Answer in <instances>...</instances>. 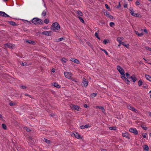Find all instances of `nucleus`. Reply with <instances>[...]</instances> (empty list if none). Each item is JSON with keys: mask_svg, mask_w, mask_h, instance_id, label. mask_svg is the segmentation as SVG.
<instances>
[{"mask_svg": "<svg viewBox=\"0 0 151 151\" xmlns=\"http://www.w3.org/2000/svg\"><path fill=\"white\" fill-rule=\"evenodd\" d=\"M25 95L26 96H30V95H29L28 94H27V93H26L25 94Z\"/></svg>", "mask_w": 151, "mask_h": 151, "instance_id": "obj_60", "label": "nucleus"}, {"mask_svg": "<svg viewBox=\"0 0 151 151\" xmlns=\"http://www.w3.org/2000/svg\"><path fill=\"white\" fill-rule=\"evenodd\" d=\"M135 32L137 35L139 36V33L137 31H135Z\"/></svg>", "mask_w": 151, "mask_h": 151, "instance_id": "obj_55", "label": "nucleus"}, {"mask_svg": "<svg viewBox=\"0 0 151 151\" xmlns=\"http://www.w3.org/2000/svg\"><path fill=\"white\" fill-rule=\"evenodd\" d=\"M109 42V40H105L103 41V43L104 44H106Z\"/></svg>", "mask_w": 151, "mask_h": 151, "instance_id": "obj_38", "label": "nucleus"}, {"mask_svg": "<svg viewBox=\"0 0 151 151\" xmlns=\"http://www.w3.org/2000/svg\"><path fill=\"white\" fill-rule=\"evenodd\" d=\"M121 45H122L123 46L126 47H127L129 46V44L127 42H122Z\"/></svg>", "mask_w": 151, "mask_h": 151, "instance_id": "obj_22", "label": "nucleus"}, {"mask_svg": "<svg viewBox=\"0 0 151 151\" xmlns=\"http://www.w3.org/2000/svg\"><path fill=\"white\" fill-rule=\"evenodd\" d=\"M143 35H144L143 33V32H141L140 33H139V34L138 36H139V37Z\"/></svg>", "mask_w": 151, "mask_h": 151, "instance_id": "obj_52", "label": "nucleus"}, {"mask_svg": "<svg viewBox=\"0 0 151 151\" xmlns=\"http://www.w3.org/2000/svg\"><path fill=\"white\" fill-rule=\"evenodd\" d=\"M64 40V38L62 37H61L60 38L58 39L57 41H62Z\"/></svg>", "mask_w": 151, "mask_h": 151, "instance_id": "obj_42", "label": "nucleus"}, {"mask_svg": "<svg viewBox=\"0 0 151 151\" xmlns=\"http://www.w3.org/2000/svg\"><path fill=\"white\" fill-rule=\"evenodd\" d=\"M16 104V103L15 102H10L9 103V105L10 106H13L15 105Z\"/></svg>", "mask_w": 151, "mask_h": 151, "instance_id": "obj_37", "label": "nucleus"}, {"mask_svg": "<svg viewBox=\"0 0 151 151\" xmlns=\"http://www.w3.org/2000/svg\"><path fill=\"white\" fill-rule=\"evenodd\" d=\"M146 49L150 51L151 53V48H147Z\"/></svg>", "mask_w": 151, "mask_h": 151, "instance_id": "obj_54", "label": "nucleus"}, {"mask_svg": "<svg viewBox=\"0 0 151 151\" xmlns=\"http://www.w3.org/2000/svg\"><path fill=\"white\" fill-rule=\"evenodd\" d=\"M116 128L114 127H109V129L110 130H116Z\"/></svg>", "mask_w": 151, "mask_h": 151, "instance_id": "obj_35", "label": "nucleus"}, {"mask_svg": "<svg viewBox=\"0 0 151 151\" xmlns=\"http://www.w3.org/2000/svg\"><path fill=\"white\" fill-rule=\"evenodd\" d=\"M120 2H119V5H118V6H117V7L118 8L119 7H120Z\"/></svg>", "mask_w": 151, "mask_h": 151, "instance_id": "obj_59", "label": "nucleus"}, {"mask_svg": "<svg viewBox=\"0 0 151 151\" xmlns=\"http://www.w3.org/2000/svg\"><path fill=\"white\" fill-rule=\"evenodd\" d=\"M145 77L146 78L150 81H151V76L147 75H145Z\"/></svg>", "mask_w": 151, "mask_h": 151, "instance_id": "obj_23", "label": "nucleus"}, {"mask_svg": "<svg viewBox=\"0 0 151 151\" xmlns=\"http://www.w3.org/2000/svg\"><path fill=\"white\" fill-rule=\"evenodd\" d=\"M125 75H126V76H127V78H129V77H130L129 76V74L128 73H126Z\"/></svg>", "mask_w": 151, "mask_h": 151, "instance_id": "obj_49", "label": "nucleus"}, {"mask_svg": "<svg viewBox=\"0 0 151 151\" xmlns=\"http://www.w3.org/2000/svg\"><path fill=\"white\" fill-rule=\"evenodd\" d=\"M141 31H144V32H145L146 33H147V30L145 29H142L141 30Z\"/></svg>", "mask_w": 151, "mask_h": 151, "instance_id": "obj_50", "label": "nucleus"}, {"mask_svg": "<svg viewBox=\"0 0 151 151\" xmlns=\"http://www.w3.org/2000/svg\"><path fill=\"white\" fill-rule=\"evenodd\" d=\"M101 48V49H101V50H102V51H103L104 52V53H105L106 55H108V52H107V51H106L105 50H104V49H102V48Z\"/></svg>", "mask_w": 151, "mask_h": 151, "instance_id": "obj_39", "label": "nucleus"}, {"mask_svg": "<svg viewBox=\"0 0 151 151\" xmlns=\"http://www.w3.org/2000/svg\"><path fill=\"white\" fill-rule=\"evenodd\" d=\"M142 82L141 80H139L138 82V85L139 86H140L142 84Z\"/></svg>", "mask_w": 151, "mask_h": 151, "instance_id": "obj_33", "label": "nucleus"}, {"mask_svg": "<svg viewBox=\"0 0 151 151\" xmlns=\"http://www.w3.org/2000/svg\"><path fill=\"white\" fill-rule=\"evenodd\" d=\"M121 78H122L124 81L125 82V83L128 84H129L130 83V81L129 80L127 79L125 76H122L121 77Z\"/></svg>", "mask_w": 151, "mask_h": 151, "instance_id": "obj_12", "label": "nucleus"}, {"mask_svg": "<svg viewBox=\"0 0 151 151\" xmlns=\"http://www.w3.org/2000/svg\"><path fill=\"white\" fill-rule=\"evenodd\" d=\"M73 135H74L75 137L77 139H79L81 138V135L77 132H75V133H73Z\"/></svg>", "mask_w": 151, "mask_h": 151, "instance_id": "obj_17", "label": "nucleus"}, {"mask_svg": "<svg viewBox=\"0 0 151 151\" xmlns=\"http://www.w3.org/2000/svg\"><path fill=\"white\" fill-rule=\"evenodd\" d=\"M28 43H32V44H34L35 43L33 41H31V40H27L26 41Z\"/></svg>", "mask_w": 151, "mask_h": 151, "instance_id": "obj_32", "label": "nucleus"}, {"mask_svg": "<svg viewBox=\"0 0 151 151\" xmlns=\"http://www.w3.org/2000/svg\"><path fill=\"white\" fill-rule=\"evenodd\" d=\"M4 47H14V46L13 45H12L11 43H7L6 44H5L4 45Z\"/></svg>", "mask_w": 151, "mask_h": 151, "instance_id": "obj_14", "label": "nucleus"}, {"mask_svg": "<svg viewBox=\"0 0 151 151\" xmlns=\"http://www.w3.org/2000/svg\"><path fill=\"white\" fill-rule=\"evenodd\" d=\"M140 4L139 2L138 1H137L135 2V4L136 6H138Z\"/></svg>", "mask_w": 151, "mask_h": 151, "instance_id": "obj_45", "label": "nucleus"}, {"mask_svg": "<svg viewBox=\"0 0 151 151\" xmlns=\"http://www.w3.org/2000/svg\"><path fill=\"white\" fill-rule=\"evenodd\" d=\"M142 127L144 130H147V128L146 127H145L144 126Z\"/></svg>", "mask_w": 151, "mask_h": 151, "instance_id": "obj_53", "label": "nucleus"}, {"mask_svg": "<svg viewBox=\"0 0 151 151\" xmlns=\"http://www.w3.org/2000/svg\"><path fill=\"white\" fill-rule=\"evenodd\" d=\"M129 131L135 134H137L138 132L136 128H131L129 129Z\"/></svg>", "mask_w": 151, "mask_h": 151, "instance_id": "obj_7", "label": "nucleus"}, {"mask_svg": "<svg viewBox=\"0 0 151 151\" xmlns=\"http://www.w3.org/2000/svg\"><path fill=\"white\" fill-rule=\"evenodd\" d=\"M99 33V31H97V32L96 33H95V35L96 37H97L98 39H99L100 38L98 37V34Z\"/></svg>", "mask_w": 151, "mask_h": 151, "instance_id": "obj_29", "label": "nucleus"}, {"mask_svg": "<svg viewBox=\"0 0 151 151\" xmlns=\"http://www.w3.org/2000/svg\"><path fill=\"white\" fill-rule=\"evenodd\" d=\"M78 17L79 19L80 20V21L81 22L83 23H84V20H83V19L81 17H79V16Z\"/></svg>", "mask_w": 151, "mask_h": 151, "instance_id": "obj_34", "label": "nucleus"}, {"mask_svg": "<svg viewBox=\"0 0 151 151\" xmlns=\"http://www.w3.org/2000/svg\"><path fill=\"white\" fill-rule=\"evenodd\" d=\"M88 106L86 104H85L84 105V107L85 108H87L88 107Z\"/></svg>", "mask_w": 151, "mask_h": 151, "instance_id": "obj_58", "label": "nucleus"}, {"mask_svg": "<svg viewBox=\"0 0 151 151\" xmlns=\"http://www.w3.org/2000/svg\"><path fill=\"white\" fill-rule=\"evenodd\" d=\"M54 115H55L54 114H51V115H50V116H54Z\"/></svg>", "mask_w": 151, "mask_h": 151, "instance_id": "obj_64", "label": "nucleus"}, {"mask_svg": "<svg viewBox=\"0 0 151 151\" xmlns=\"http://www.w3.org/2000/svg\"><path fill=\"white\" fill-rule=\"evenodd\" d=\"M21 64L23 66H25L27 65V63H26V62H25V63L22 62L21 63Z\"/></svg>", "mask_w": 151, "mask_h": 151, "instance_id": "obj_40", "label": "nucleus"}, {"mask_svg": "<svg viewBox=\"0 0 151 151\" xmlns=\"http://www.w3.org/2000/svg\"><path fill=\"white\" fill-rule=\"evenodd\" d=\"M42 34L46 36H50L51 35V31H45L42 32Z\"/></svg>", "mask_w": 151, "mask_h": 151, "instance_id": "obj_10", "label": "nucleus"}, {"mask_svg": "<svg viewBox=\"0 0 151 151\" xmlns=\"http://www.w3.org/2000/svg\"><path fill=\"white\" fill-rule=\"evenodd\" d=\"M26 130L27 131V132H29V131H30V130L29 129H28V128H27V129H26Z\"/></svg>", "mask_w": 151, "mask_h": 151, "instance_id": "obj_63", "label": "nucleus"}, {"mask_svg": "<svg viewBox=\"0 0 151 151\" xmlns=\"http://www.w3.org/2000/svg\"><path fill=\"white\" fill-rule=\"evenodd\" d=\"M51 28L55 32H58L60 29V26L58 23H53L51 26Z\"/></svg>", "mask_w": 151, "mask_h": 151, "instance_id": "obj_1", "label": "nucleus"}, {"mask_svg": "<svg viewBox=\"0 0 151 151\" xmlns=\"http://www.w3.org/2000/svg\"><path fill=\"white\" fill-rule=\"evenodd\" d=\"M0 16L5 17H9V16L3 12L0 11Z\"/></svg>", "mask_w": 151, "mask_h": 151, "instance_id": "obj_11", "label": "nucleus"}, {"mask_svg": "<svg viewBox=\"0 0 151 151\" xmlns=\"http://www.w3.org/2000/svg\"><path fill=\"white\" fill-rule=\"evenodd\" d=\"M20 87L23 89H25L26 88V87L25 86H22Z\"/></svg>", "mask_w": 151, "mask_h": 151, "instance_id": "obj_51", "label": "nucleus"}, {"mask_svg": "<svg viewBox=\"0 0 151 151\" xmlns=\"http://www.w3.org/2000/svg\"><path fill=\"white\" fill-rule=\"evenodd\" d=\"M143 87L145 88H148V86L146 84H144Z\"/></svg>", "mask_w": 151, "mask_h": 151, "instance_id": "obj_47", "label": "nucleus"}, {"mask_svg": "<svg viewBox=\"0 0 151 151\" xmlns=\"http://www.w3.org/2000/svg\"><path fill=\"white\" fill-rule=\"evenodd\" d=\"M43 141L48 144H49L51 143V141L50 140H48L45 138H44Z\"/></svg>", "mask_w": 151, "mask_h": 151, "instance_id": "obj_24", "label": "nucleus"}, {"mask_svg": "<svg viewBox=\"0 0 151 151\" xmlns=\"http://www.w3.org/2000/svg\"><path fill=\"white\" fill-rule=\"evenodd\" d=\"M70 107L72 109H74L77 111H79V109H80L79 106L76 105H72V106H70Z\"/></svg>", "mask_w": 151, "mask_h": 151, "instance_id": "obj_9", "label": "nucleus"}, {"mask_svg": "<svg viewBox=\"0 0 151 151\" xmlns=\"http://www.w3.org/2000/svg\"><path fill=\"white\" fill-rule=\"evenodd\" d=\"M129 78L133 82H135L137 80V78H136L134 75H133L129 77Z\"/></svg>", "mask_w": 151, "mask_h": 151, "instance_id": "obj_13", "label": "nucleus"}, {"mask_svg": "<svg viewBox=\"0 0 151 151\" xmlns=\"http://www.w3.org/2000/svg\"><path fill=\"white\" fill-rule=\"evenodd\" d=\"M96 108H99V109H101L102 110V112L104 113L105 111V109L103 107V106H97L96 107Z\"/></svg>", "mask_w": 151, "mask_h": 151, "instance_id": "obj_18", "label": "nucleus"}, {"mask_svg": "<svg viewBox=\"0 0 151 151\" xmlns=\"http://www.w3.org/2000/svg\"><path fill=\"white\" fill-rule=\"evenodd\" d=\"M116 69L122 76H125L124 71L121 66L119 65L117 66Z\"/></svg>", "mask_w": 151, "mask_h": 151, "instance_id": "obj_4", "label": "nucleus"}, {"mask_svg": "<svg viewBox=\"0 0 151 151\" xmlns=\"http://www.w3.org/2000/svg\"><path fill=\"white\" fill-rule=\"evenodd\" d=\"M2 127H3V128L4 129H6V125L5 124H2Z\"/></svg>", "mask_w": 151, "mask_h": 151, "instance_id": "obj_36", "label": "nucleus"}, {"mask_svg": "<svg viewBox=\"0 0 151 151\" xmlns=\"http://www.w3.org/2000/svg\"><path fill=\"white\" fill-rule=\"evenodd\" d=\"M52 85L53 86L58 88H59L60 87V86L57 83H52Z\"/></svg>", "mask_w": 151, "mask_h": 151, "instance_id": "obj_20", "label": "nucleus"}, {"mask_svg": "<svg viewBox=\"0 0 151 151\" xmlns=\"http://www.w3.org/2000/svg\"><path fill=\"white\" fill-rule=\"evenodd\" d=\"M71 60L77 64L79 63V61L78 60L75 58H72Z\"/></svg>", "mask_w": 151, "mask_h": 151, "instance_id": "obj_21", "label": "nucleus"}, {"mask_svg": "<svg viewBox=\"0 0 151 151\" xmlns=\"http://www.w3.org/2000/svg\"><path fill=\"white\" fill-rule=\"evenodd\" d=\"M147 135V134L146 133H145L144 134H142V135L144 138H145L146 137Z\"/></svg>", "mask_w": 151, "mask_h": 151, "instance_id": "obj_48", "label": "nucleus"}, {"mask_svg": "<svg viewBox=\"0 0 151 151\" xmlns=\"http://www.w3.org/2000/svg\"><path fill=\"white\" fill-rule=\"evenodd\" d=\"M122 136L124 137H126L127 138H128L129 137L128 134L127 133H123L122 134Z\"/></svg>", "mask_w": 151, "mask_h": 151, "instance_id": "obj_25", "label": "nucleus"}, {"mask_svg": "<svg viewBox=\"0 0 151 151\" xmlns=\"http://www.w3.org/2000/svg\"><path fill=\"white\" fill-rule=\"evenodd\" d=\"M55 69L54 68H53L52 70V72H54L55 71Z\"/></svg>", "mask_w": 151, "mask_h": 151, "instance_id": "obj_57", "label": "nucleus"}, {"mask_svg": "<svg viewBox=\"0 0 151 151\" xmlns=\"http://www.w3.org/2000/svg\"><path fill=\"white\" fill-rule=\"evenodd\" d=\"M47 9L44 10L42 12L41 14V15L43 17L45 16L46 15V13H47Z\"/></svg>", "mask_w": 151, "mask_h": 151, "instance_id": "obj_19", "label": "nucleus"}, {"mask_svg": "<svg viewBox=\"0 0 151 151\" xmlns=\"http://www.w3.org/2000/svg\"><path fill=\"white\" fill-rule=\"evenodd\" d=\"M66 59L65 58H62L61 59V60L63 62V63H65L66 62Z\"/></svg>", "mask_w": 151, "mask_h": 151, "instance_id": "obj_41", "label": "nucleus"}, {"mask_svg": "<svg viewBox=\"0 0 151 151\" xmlns=\"http://www.w3.org/2000/svg\"><path fill=\"white\" fill-rule=\"evenodd\" d=\"M128 108L129 109L135 112H136V111H137L136 109H135L134 107L132 106H128Z\"/></svg>", "mask_w": 151, "mask_h": 151, "instance_id": "obj_16", "label": "nucleus"}, {"mask_svg": "<svg viewBox=\"0 0 151 151\" xmlns=\"http://www.w3.org/2000/svg\"><path fill=\"white\" fill-rule=\"evenodd\" d=\"M109 25L111 27H112L114 25V22H111L110 23Z\"/></svg>", "mask_w": 151, "mask_h": 151, "instance_id": "obj_43", "label": "nucleus"}, {"mask_svg": "<svg viewBox=\"0 0 151 151\" xmlns=\"http://www.w3.org/2000/svg\"><path fill=\"white\" fill-rule=\"evenodd\" d=\"M101 151H107L106 150V149H101Z\"/></svg>", "mask_w": 151, "mask_h": 151, "instance_id": "obj_61", "label": "nucleus"}, {"mask_svg": "<svg viewBox=\"0 0 151 151\" xmlns=\"http://www.w3.org/2000/svg\"><path fill=\"white\" fill-rule=\"evenodd\" d=\"M32 22L35 24H40L42 23V21L37 18H34L32 20Z\"/></svg>", "mask_w": 151, "mask_h": 151, "instance_id": "obj_2", "label": "nucleus"}, {"mask_svg": "<svg viewBox=\"0 0 151 151\" xmlns=\"http://www.w3.org/2000/svg\"><path fill=\"white\" fill-rule=\"evenodd\" d=\"M82 83V85L83 87H86L88 84V82L87 80L84 78Z\"/></svg>", "mask_w": 151, "mask_h": 151, "instance_id": "obj_5", "label": "nucleus"}, {"mask_svg": "<svg viewBox=\"0 0 151 151\" xmlns=\"http://www.w3.org/2000/svg\"><path fill=\"white\" fill-rule=\"evenodd\" d=\"M9 22L10 24L13 26H16V25L15 22L13 21H9Z\"/></svg>", "mask_w": 151, "mask_h": 151, "instance_id": "obj_26", "label": "nucleus"}, {"mask_svg": "<svg viewBox=\"0 0 151 151\" xmlns=\"http://www.w3.org/2000/svg\"><path fill=\"white\" fill-rule=\"evenodd\" d=\"M127 4H124V8H127Z\"/></svg>", "mask_w": 151, "mask_h": 151, "instance_id": "obj_56", "label": "nucleus"}, {"mask_svg": "<svg viewBox=\"0 0 151 151\" xmlns=\"http://www.w3.org/2000/svg\"><path fill=\"white\" fill-rule=\"evenodd\" d=\"M97 93H92L91 94V96L92 98H93L96 96Z\"/></svg>", "mask_w": 151, "mask_h": 151, "instance_id": "obj_30", "label": "nucleus"}, {"mask_svg": "<svg viewBox=\"0 0 151 151\" xmlns=\"http://www.w3.org/2000/svg\"><path fill=\"white\" fill-rule=\"evenodd\" d=\"M144 149L146 151L149 150V147L147 145H144Z\"/></svg>", "mask_w": 151, "mask_h": 151, "instance_id": "obj_31", "label": "nucleus"}, {"mask_svg": "<svg viewBox=\"0 0 151 151\" xmlns=\"http://www.w3.org/2000/svg\"><path fill=\"white\" fill-rule=\"evenodd\" d=\"M105 6L106 8L107 9H110V8L109 7L108 5L107 4H105Z\"/></svg>", "mask_w": 151, "mask_h": 151, "instance_id": "obj_46", "label": "nucleus"}, {"mask_svg": "<svg viewBox=\"0 0 151 151\" xmlns=\"http://www.w3.org/2000/svg\"><path fill=\"white\" fill-rule=\"evenodd\" d=\"M149 114L150 116L151 117V112H149L148 113Z\"/></svg>", "mask_w": 151, "mask_h": 151, "instance_id": "obj_62", "label": "nucleus"}, {"mask_svg": "<svg viewBox=\"0 0 151 151\" xmlns=\"http://www.w3.org/2000/svg\"><path fill=\"white\" fill-rule=\"evenodd\" d=\"M76 13L78 14L80 16H82L83 15L82 13L80 11H77Z\"/></svg>", "mask_w": 151, "mask_h": 151, "instance_id": "obj_27", "label": "nucleus"}, {"mask_svg": "<svg viewBox=\"0 0 151 151\" xmlns=\"http://www.w3.org/2000/svg\"><path fill=\"white\" fill-rule=\"evenodd\" d=\"M104 15L106 16L107 17H109L110 19H113V17L111 15L109 12H108L106 10H105L104 12Z\"/></svg>", "mask_w": 151, "mask_h": 151, "instance_id": "obj_8", "label": "nucleus"}, {"mask_svg": "<svg viewBox=\"0 0 151 151\" xmlns=\"http://www.w3.org/2000/svg\"><path fill=\"white\" fill-rule=\"evenodd\" d=\"M90 127V125L89 124L83 125L80 126V128L81 129H84L85 128H88Z\"/></svg>", "mask_w": 151, "mask_h": 151, "instance_id": "obj_15", "label": "nucleus"}, {"mask_svg": "<svg viewBox=\"0 0 151 151\" xmlns=\"http://www.w3.org/2000/svg\"><path fill=\"white\" fill-rule=\"evenodd\" d=\"M119 39V37H118L117 38V41H118L119 43V45H121L122 42L121 41V40H120Z\"/></svg>", "mask_w": 151, "mask_h": 151, "instance_id": "obj_44", "label": "nucleus"}, {"mask_svg": "<svg viewBox=\"0 0 151 151\" xmlns=\"http://www.w3.org/2000/svg\"><path fill=\"white\" fill-rule=\"evenodd\" d=\"M129 10L130 11V13L132 16L138 17H141L140 14L134 12V11L132 7H130Z\"/></svg>", "mask_w": 151, "mask_h": 151, "instance_id": "obj_3", "label": "nucleus"}, {"mask_svg": "<svg viewBox=\"0 0 151 151\" xmlns=\"http://www.w3.org/2000/svg\"><path fill=\"white\" fill-rule=\"evenodd\" d=\"M64 74L65 77L68 79H70L72 76V74L68 72H64Z\"/></svg>", "mask_w": 151, "mask_h": 151, "instance_id": "obj_6", "label": "nucleus"}, {"mask_svg": "<svg viewBox=\"0 0 151 151\" xmlns=\"http://www.w3.org/2000/svg\"><path fill=\"white\" fill-rule=\"evenodd\" d=\"M44 22L46 24H48L49 22V19H45L44 20Z\"/></svg>", "mask_w": 151, "mask_h": 151, "instance_id": "obj_28", "label": "nucleus"}]
</instances>
